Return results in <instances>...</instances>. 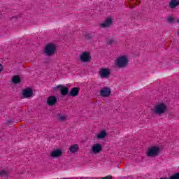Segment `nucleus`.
<instances>
[{
    "mask_svg": "<svg viewBox=\"0 0 179 179\" xmlns=\"http://www.w3.org/2000/svg\"><path fill=\"white\" fill-rule=\"evenodd\" d=\"M152 111L157 115H163L167 111V105L164 103H158L154 106Z\"/></svg>",
    "mask_w": 179,
    "mask_h": 179,
    "instance_id": "nucleus-1",
    "label": "nucleus"
},
{
    "mask_svg": "<svg viewBox=\"0 0 179 179\" xmlns=\"http://www.w3.org/2000/svg\"><path fill=\"white\" fill-rule=\"evenodd\" d=\"M128 57L125 55L120 56L117 58L115 61V65H117L119 68H125L127 65H128Z\"/></svg>",
    "mask_w": 179,
    "mask_h": 179,
    "instance_id": "nucleus-2",
    "label": "nucleus"
},
{
    "mask_svg": "<svg viewBox=\"0 0 179 179\" xmlns=\"http://www.w3.org/2000/svg\"><path fill=\"white\" fill-rule=\"evenodd\" d=\"M57 50V47L54 43H48L46 45L44 49V54L48 57H52L54 54H55V50Z\"/></svg>",
    "mask_w": 179,
    "mask_h": 179,
    "instance_id": "nucleus-3",
    "label": "nucleus"
},
{
    "mask_svg": "<svg viewBox=\"0 0 179 179\" xmlns=\"http://www.w3.org/2000/svg\"><path fill=\"white\" fill-rule=\"evenodd\" d=\"M160 154V148L159 146H152L148 148L147 151V156L148 157H156Z\"/></svg>",
    "mask_w": 179,
    "mask_h": 179,
    "instance_id": "nucleus-4",
    "label": "nucleus"
},
{
    "mask_svg": "<svg viewBox=\"0 0 179 179\" xmlns=\"http://www.w3.org/2000/svg\"><path fill=\"white\" fill-rule=\"evenodd\" d=\"M80 60L81 62H90L92 61V56H90V52H83L80 55Z\"/></svg>",
    "mask_w": 179,
    "mask_h": 179,
    "instance_id": "nucleus-5",
    "label": "nucleus"
},
{
    "mask_svg": "<svg viewBox=\"0 0 179 179\" xmlns=\"http://www.w3.org/2000/svg\"><path fill=\"white\" fill-rule=\"evenodd\" d=\"M58 89H60L62 96H66V94H69V89L65 86H62L61 84L54 87L53 90H58Z\"/></svg>",
    "mask_w": 179,
    "mask_h": 179,
    "instance_id": "nucleus-6",
    "label": "nucleus"
},
{
    "mask_svg": "<svg viewBox=\"0 0 179 179\" xmlns=\"http://www.w3.org/2000/svg\"><path fill=\"white\" fill-rule=\"evenodd\" d=\"M58 101V99L55 96H50L47 99V104L50 107L55 106Z\"/></svg>",
    "mask_w": 179,
    "mask_h": 179,
    "instance_id": "nucleus-7",
    "label": "nucleus"
},
{
    "mask_svg": "<svg viewBox=\"0 0 179 179\" xmlns=\"http://www.w3.org/2000/svg\"><path fill=\"white\" fill-rule=\"evenodd\" d=\"M103 150V146L101 145V144H94L91 150V152L94 153V155H97V153H100Z\"/></svg>",
    "mask_w": 179,
    "mask_h": 179,
    "instance_id": "nucleus-8",
    "label": "nucleus"
},
{
    "mask_svg": "<svg viewBox=\"0 0 179 179\" xmlns=\"http://www.w3.org/2000/svg\"><path fill=\"white\" fill-rule=\"evenodd\" d=\"M100 94L101 97H108L111 94V90L106 87L100 90Z\"/></svg>",
    "mask_w": 179,
    "mask_h": 179,
    "instance_id": "nucleus-9",
    "label": "nucleus"
},
{
    "mask_svg": "<svg viewBox=\"0 0 179 179\" xmlns=\"http://www.w3.org/2000/svg\"><path fill=\"white\" fill-rule=\"evenodd\" d=\"M110 72L111 71L108 69H101L99 71V75L101 78H108Z\"/></svg>",
    "mask_w": 179,
    "mask_h": 179,
    "instance_id": "nucleus-10",
    "label": "nucleus"
},
{
    "mask_svg": "<svg viewBox=\"0 0 179 179\" xmlns=\"http://www.w3.org/2000/svg\"><path fill=\"white\" fill-rule=\"evenodd\" d=\"M50 156L53 159H57L58 157H61V156H62V151L61 150H58V149L52 151V152L50 153Z\"/></svg>",
    "mask_w": 179,
    "mask_h": 179,
    "instance_id": "nucleus-11",
    "label": "nucleus"
},
{
    "mask_svg": "<svg viewBox=\"0 0 179 179\" xmlns=\"http://www.w3.org/2000/svg\"><path fill=\"white\" fill-rule=\"evenodd\" d=\"M113 24V20L111 18H107L104 22L100 24V27L106 29V27H110Z\"/></svg>",
    "mask_w": 179,
    "mask_h": 179,
    "instance_id": "nucleus-12",
    "label": "nucleus"
},
{
    "mask_svg": "<svg viewBox=\"0 0 179 179\" xmlns=\"http://www.w3.org/2000/svg\"><path fill=\"white\" fill-rule=\"evenodd\" d=\"M113 24V20L111 18H107L104 22L100 24V27L106 29V27H110Z\"/></svg>",
    "mask_w": 179,
    "mask_h": 179,
    "instance_id": "nucleus-13",
    "label": "nucleus"
},
{
    "mask_svg": "<svg viewBox=\"0 0 179 179\" xmlns=\"http://www.w3.org/2000/svg\"><path fill=\"white\" fill-rule=\"evenodd\" d=\"M113 24V20L111 18H107L104 22L100 24V27L106 29V27H110Z\"/></svg>",
    "mask_w": 179,
    "mask_h": 179,
    "instance_id": "nucleus-14",
    "label": "nucleus"
},
{
    "mask_svg": "<svg viewBox=\"0 0 179 179\" xmlns=\"http://www.w3.org/2000/svg\"><path fill=\"white\" fill-rule=\"evenodd\" d=\"M79 92H80V88L78 87H73L69 92V95L71 97H76L79 94Z\"/></svg>",
    "mask_w": 179,
    "mask_h": 179,
    "instance_id": "nucleus-15",
    "label": "nucleus"
},
{
    "mask_svg": "<svg viewBox=\"0 0 179 179\" xmlns=\"http://www.w3.org/2000/svg\"><path fill=\"white\" fill-rule=\"evenodd\" d=\"M22 95L24 96V99H29V97L33 96V90L30 88L25 89L22 90Z\"/></svg>",
    "mask_w": 179,
    "mask_h": 179,
    "instance_id": "nucleus-16",
    "label": "nucleus"
},
{
    "mask_svg": "<svg viewBox=\"0 0 179 179\" xmlns=\"http://www.w3.org/2000/svg\"><path fill=\"white\" fill-rule=\"evenodd\" d=\"M179 6V0H171L169 2V8L171 9H174L175 8H177V6Z\"/></svg>",
    "mask_w": 179,
    "mask_h": 179,
    "instance_id": "nucleus-17",
    "label": "nucleus"
},
{
    "mask_svg": "<svg viewBox=\"0 0 179 179\" xmlns=\"http://www.w3.org/2000/svg\"><path fill=\"white\" fill-rule=\"evenodd\" d=\"M78 150H79V145L78 144L72 145L69 148V151L71 153H76Z\"/></svg>",
    "mask_w": 179,
    "mask_h": 179,
    "instance_id": "nucleus-18",
    "label": "nucleus"
},
{
    "mask_svg": "<svg viewBox=\"0 0 179 179\" xmlns=\"http://www.w3.org/2000/svg\"><path fill=\"white\" fill-rule=\"evenodd\" d=\"M107 136V132L104 130L101 131L97 136L98 139H104Z\"/></svg>",
    "mask_w": 179,
    "mask_h": 179,
    "instance_id": "nucleus-19",
    "label": "nucleus"
},
{
    "mask_svg": "<svg viewBox=\"0 0 179 179\" xmlns=\"http://www.w3.org/2000/svg\"><path fill=\"white\" fill-rule=\"evenodd\" d=\"M13 83H14L15 85H17L21 82L20 80V77H19V76H14L13 77Z\"/></svg>",
    "mask_w": 179,
    "mask_h": 179,
    "instance_id": "nucleus-20",
    "label": "nucleus"
},
{
    "mask_svg": "<svg viewBox=\"0 0 179 179\" xmlns=\"http://www.w3.org/2000/svg\"><path fill=\"white\" fill-rule=\"evenodd\" d=\"M0 177H8V172L3 169L0 171Z\"/></svg>",
    "mask_w": 179,
    "mask_h": 179,
    "instance_id": "nucleus-21",
    "label": "nucleus"
},
{
    "mask_svg": "<svg viewBox=\"0 0 179 179\" xmlns=\"http://www.w3.org/2000/svg\"><path fill=\"white\" fill-rule=\"evenodd\" d=\"M170 179H179V173H176L174 175L170 177Z\"/></svg>",
    "mask_w": 179,
    "mask_h": 179,
    "instance_id": "nucleus-22",
    "label": "nucleus"
},
{
    "mask_svg": "<svg viewBox=\"0 0 179 179\" xmlns=\"http://www.w3.org/2000/svg\"><path fill=\"white\" fill-rule=\"evenodd\" d=\"M114 43H115V41H114V39L113 38H110L107 41V44H108L109 45H111V44H114Z\"/></svg>",
    "mask_w": 179,
    "mask_h": 179,
    "instance_id": "nucleus-23",
    "label": "nucleus"
},
{
    "mask_svg": "<svg viewBox=\"0 0 179 179\" xmlns=\"http://www.w3.org/2000/svg\"><path fill=\"white\" fill-rule=\"evenodd\" d=\"M59 121H65L66 120V116L65 115H60L59 116Z\"/></svg>",
    "mask_w": 179,
    "mask_h": 179,
    "instance_id": "nucleus-24",
    "label": "nucleus"
},
{
    "mask_svg": "<svg viewBox=\"0 0 179 179\" xmlns=\"http://www.w3.org/2000/svg\"><path fill=\"white\" fill-rule=\"evenodd\" d=\"M168 22L169 23H173V22H174V18H173V17H168Z\"/></svg>",
    "mask_w": 179,
    "mask_h": 179,
    "instance_id": "nucleus-25",
    "label": "nucleus"
},
{
    "mask_svg": "<svg viewBox=\"0 0 179 179\" xmlns=\"http://www.w3.org/2000/svg\"><path fill=\"white\" fill-rule=\"evenodd\" d=\"M2 71H3V66H2V64H0V73L1 72H2Z\"/></svg>",
    "mask_w": 179,
    "mask_h": 179,
    "instance_id": "nucleus-26",
    "label": "nucleus"
},
{
    "mask_svg": "<svg viewBox=\"0 0 179 179\" xmlns=\"http://www.w3.org/2000/svg\"><path fill=\"white\" fill-rule=\"evenodd\" d=\"M15 17H16V19H19V17H20V16L17 15Z\"/></svg>",
    "mask_w": 179,
    "mask_h": 179,
    "instance_id": "nucleus-27",
    "label": "nucleus"
},
{
    "mask_svg": "<svg viewBox=\"0 0 179 179\" xmlns=\"http://www.w3.org/2000/svg\"><path fill=\"white\" fill-rule=\"evenodd\" d=\"M139 3H141V1H139Z\"/></svg>",
    "mask_w": 179,
    "mask_h": 179,
    "instance_id": "nucleus-28",
    "label": "nucleus"
}]
</instances>
